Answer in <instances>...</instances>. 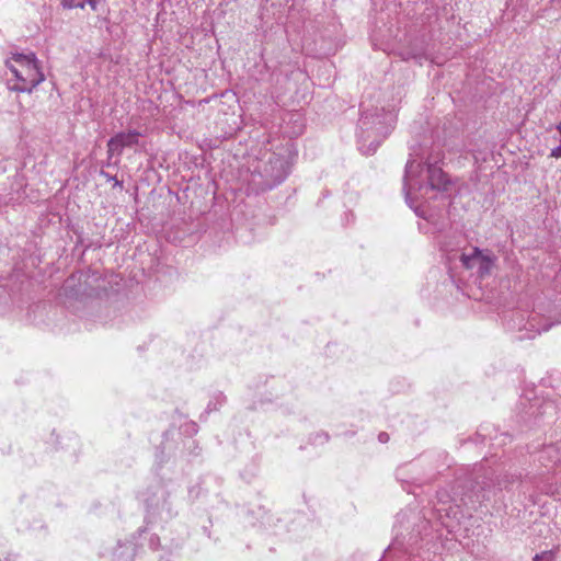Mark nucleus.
Returning <instances> with one entry per match:
<instances>
[{
	"mask_svg": "<svg viewBox=\"0 0 561 561\" xmlns=\"http://www.w3.org/2000/svg\"><path fill=\"white\" fill-rule=\"evenodd\" d=\"M449 184L447 174L437 163L409 159L403 178L405 202L422 218L432 216L426 204L436 198L439 192L446 191Z\"/></svg>",
	"mask_w": 561,
	"mask_h": 561,
	"instance_id": "f257e3e1",
	"label": "nucleus"
},
{
	"mask_svg": "<svg viewBox=\"0 0 561 561\" xmlns=\"http://www.w3.org/2000/svg\"><path fill=\"white\" fill-rule=\"evenodd\" d=\"M358 144L365 154H373L381 141L389 136L396 123V106L374 104L369 100L360 103Z\"/></svg>",
	"mask_w": 561,
	"mask_h": 561,
	"instance_id": "f03ea898",
	"label": "nucleus"
},
{
	"mask_svg": "<svg viewBox=\"0 0 561 561\" xmlns=\"http://www.w3.org/2000/svg\"><path fill=\"white\" fill-rule=\"evenodd\" d=\"M7 66L15 78V82L10 85L13 91L31 93L45 80L34 53H13L7 59Z\"/></svg>",
	"mask_w": 561,
	"mask_h": 561,
	"instance_id": "7ed1b4c3",
	"label": "nucleus"
},
{
	"mask_svg": "<svg viewBox=\"0 0 561 561\" xmlns=\"http://www.w3.org/2000/svg\"><path fill=\"white\" fill-rule=\"evenodd\" d=\"M494 255L485 250L472 249L470 253H462L460 262L462 266L470 271H476L479 277L489 275L494 266Z\"/></svg>",
	"mask_w": 561,
	"mask_h": 561,
	"instance_id": "20e7f679",
	"label": "nucleus"
},
{
	"mask_svg": "<svg viewBox=\"0 0 561 561\" xmlns=\"http://www.w3.org/2000/svg\"><path fill=\"white\" fill-rule=\"evenodd\" d=\"M141 133L138 130L121 131L111 137L107 141V164L112 163V159L117 157L113 162L117 164L123 150L126 148H134L140 145Z\"/></svg>",
	"mask_w": 561,
	"mask_h": 561,
	"instance_id": "39448f33",
	"label": "nucleus"
},
{
	"mask_svg": "<svg viewBox=\"0 0 561 561\" xmlns=\"http://www.w3.org/2000/svg\"><path fill=\"white\" fill-rule=\"evenodd\" d=\"M61 3L65 8L75 9L80 8L83 9L85 4H89L92 10L96 9L95 0H61Z\"/></svg>",
	"mask_w": 561,
	"mask_h": 561,
	"instance_id": "423d86ee",
	"label": "nucleus"
},
{
	"mask_svg": "<svg viewBox=\"0 0 561 561\" xmlns=\"http://www.w3.org/2000/svg\"><path fill=\"white\" fill-rule=\"evenodd\" d=\"M543 455L549 457L552 462H561L560 448L558 446H548L543 450Z\"/></svg>",
	"mask_w": 561,
	"mask_h": 561,
	"instance_id": "0eeeda50",
	"label": "nucleus"
},
{
	"mask_svg": "<svg viewBox=\"0 0 561 561\" xmlns=\"http://www.w3.org/2000/svg\"><path fill=\"white\" fill-rule=\"evenodd\" d=\"M536 321L535 317L531 318V320L529 321V327L531 330H535L536 332L540 333V332H545V331H548L552 323H545L542 327H537L534 322Z\"/></svg>",
	"mask_w": 561,
	"mask_h": 561,
	"instance_id": "6e6552de",
	"label": "nucleus"
},
{
	"mask_svg": "<svg viewBox=\"0 0 561 561\" xmlns=\"http://www.w3.org/2000/svg\"><path fill=\"white\" fill-rule=\"evenodd\" d=\"M551 560H552V553L549 551H545V552L536 554L534 557V561H551Z\"/></svg>",
	"mask_w": 561,
	"mask_h": 561,
	"instance_id": "1a4fd4ad",
	"label": "nucleus"
},
{
	"mask_svg": "<svg viewBox=\"0 0 561 561\" xmlns=\"http://www.w3.org/2000/svg\"><path fill=\"white\" fill-rule=\"evenodd\" d=\"M386 37H375V41L371 43L373 47L374 48H379V42L381 43ZM380 49H382L383 51H387L389 53L388 48L386 47H380Z\"/></svg>",
	"mask_w": 561,
	"mask_h": 561,
	"instance_id": "9d476101",
	"label": "nucleus"
},
{
	"mask_svg": "<svg viewBox=\"0 0 561 561\" xmlns=\"http://www.w3.org/2000/svg\"><path fill=\"white\" fill-rule=\"evenodd\" d=\"M550 156L553 158H561V144L551 150Z\"/></svg>",
	"mask_w": 561,
	"mask_h": 561,
	"instance_id": "9b49d317",
	"label": "nucleus"
},
{
	"mask_svg": "<svg viewBox=\"0 0 561 561\" xmlns=\"http://www.w3.org/2000/svg\"><path fill=\"white\" fill-rule=\"evenodd\" d=\"M378 440L380 443H387L389 440V435L387 433H380L378 435Z\"/></svg>",
	"mask_w": 561,
	"mask_h": 561,
	"instance_id": "f8f14e48",
	"label": "nucleus"
},
{
	"mask_svg": "<svg viewBox=\"0 0 561 561\" xmlns=\"http://www.w3.org/2000/svg\"><path fill=\"white\" fill-rule=\"evenodd\" d=\"M108 180H110V181H115V184H116V185H121V183H119L115 178H110V176H108Z\"/></svg>",
	"mask_w": 561,
	"mask_h": 561,
	"instance_id": "ddd939ff",
	"label": "nucleus"
},
{
	"mask_svg": "<svg viewBox=\"0 0 561 561\" xmlns=\"http://www.w3.org/2000/svg\"><path fill=\"white\" fill-rule=\"evenodd\" d=\"M453 510H454V508H453V506H449L447 510H445V511H446L447 516L449 515V511H453Z\"/></svg>",
	"mask_w": 561,
	"mask_h": 561,
	"instance_id": "4468645a",
	"label": "nucleus"
},
{
	"mask_svg": "<svg viewBox=\"0 0 561 561\" xmlns=\"http://www.w3.org/2000/svg\"><path fill=\"white\" fill-rule=\"evenodd\" d=\"M447 528H454L455 526L453 524H446Z\"/></svg>",
	"mask_w": 561,
	"mask_h": 561,
	"instance_id": "2eb2a0df",
	"label": "nucleus"
},
{
	"mask_svg": "<svg viewBox=\"0 0 561 561\" xmlns=\"http://www.w3.org/2000/svg\"><path fill=\"white\" fill-rule=\"evenodd\" d=\"M552 2L561 3V0H551Z\"/></svg>",
	"mask_w": 561,
	"mask_h": 561,
	"instance_id": "dca6fc26",
	"label": "nucleus"
},
{
	"mask_svg": "<svg viewBox=\"0 0 561 561\" xmlns=\"http://www.w3.org/2000/svg\"><path fill=\"white\" fill-rule=\"evenodd\" d=\"M557 128H558V130L561 133V124H560V125H558V127H557Z\"/></svg>",
	"mask_w": 561,
	"mask_h": 561,
	"instance_id": "f3484780",
	"label": "nucleus"
},
{
	"mask_svg": "<svg viewBox=\"0 0 561 561\" xmlns=\"http://www.w3.org/2000/svg\"><path fill=\"white\" fill-rule=\"evenodd\" d=\"M558 323H561V319H560V320H558Z\"/></svg>",
	"mask_w": 561,
	"mask_h": 561,
	"instance_id": "a211bd4d",
	"label": "nucleus"
}]
</instances>
